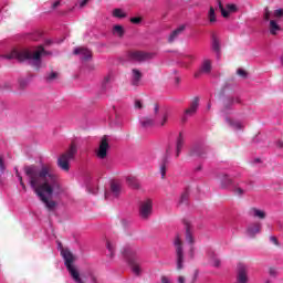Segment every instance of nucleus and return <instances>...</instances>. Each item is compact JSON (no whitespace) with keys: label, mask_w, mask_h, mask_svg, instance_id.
Instances as JSON below:
<instances>
[{"label":"nucleus","mask_w":283,"mask_h":283,"mask_svg":"<svg viewBox=\"0 0 283 283\" xmlns=\"http://www.w3.org/2000/svg\"><path fill=\"white\" fill-rule=\"evenodd\" d=\"M125 258H127L132 271L135 275H139L143 270L140 269V261L136 258V251L132 247H126L123 251Z\"/></svg>","instance_id":"obj_6"},{"label":"nucleus","mask_w":283,"mask_h":283,"mask_svg":"<svg viewBox=\"0 0 283 283\" xmlns=\"http://www.w3.org/2000/svg\"><path fill=\"white\" fill-rule=\"evenodd\" d=\"M159 171H160L161 178H165V176H167V165L165 163L161 164Z\"/></svg>","instance_id":"obj_36"},{"label":"nucleus","mask_w":283,"mask_h":283,"mask_svg":"<svg viewBox=\"0 0 283 283\" xmlns=\"http://www.w3.org/2000/svg\"><path fill=\"white\" fill-rule=\"evenodd\" d=\"M59 247H61V243H59Z\"/></svg>","instance_id":"obj_57"},{"label":"nucleus","mask_w":283,"mask_h":283,"mask_svg":"<svg viewBox=\"0 0 283 283\" xmlns=\"http://www.w3.org/2000/svg\"><path fill=\"white\" fill-rule=\"evenodd\" d=\"M232 187H233V192L235 193V196H239V197L244 196V189H242L240 187H235V185Z\"/></svg>","instance_id":"obj_35"},{"label":"nucleus","mask_w":283,"mask_h":283,"mask_svg":"<svg viewBox=\"0 0 283 283\" xmlns=\"http://www.w3.org/2000/svg\"><path fill=\"white\" fill-rule=\"evenodd\" d=\"M188 199H189V193L184 192V193L181 195L180 202H187Z\"/></svg>","instance_id":"obj_44"},{"label":"nucleus","mask_w":283,"mask_h":283,"mask_svg":"<svg viewBox=\"0 0 283 283\" xmlns=\"http://www.w3.org/2000/svg\"><path fill=\"white\" fill-rule=\"evenodd\" d=\"M273 19H275L274 21H280V19L283 18V9H276L273 11L272 13Z\"/></svg>","instance_id":"obj_29"},{"label":"nucleus","mask_w":283,"mask_h":283,"mask_svg":"<svg viewBox=\"0 0 283 283\" xmlns=\"http://www.w3.org/2000/svg\"><path fill=\"white\" fill-rule=\"evenodd\" d=\"M237 74H239V76H242L243 78H247V71L242 70V69H239L237 71Z\"/></svg>","instance_id":"obj_42"},{"label":"nucleus","mask_w":283,"mask_h":283,"mask_svg":"<svg viewBox=\"0 0 283 283\" xmlns=\"http://www.w3.org/2000/svg\"><path fill=\"white\" fill-rule=\"evenodd\" d=\"M250 216H252V218H259V220H264V218H266V212L258 208H252L250 210Z\"/></svg>","instance_id":"obj_22"},{"label":"nucleus","mask_w":283,"mask_h":283,"mask_svg":"<svg viewBox=\"0 0 283 283\" xmlns=\"http://www.w3.org/2000/svg\"><path fill=\"white\" fill-rule=\"evenodd\" d=\"M105 81H106V82L109 81V77H106Z\"/></svg>","instance_id":"obj_56"},{"label":"nucleus","mask_w":283,"mask_h":283,"mask_svg":"<svg viewBox=\"0 0 283 283\" xmlns=\"http://www.w3.org/2000/svg\"><path fill=\"white\" fill-rule=\"evenodd\" d=\"M127 182L129 187H133V189H138V179H136L135 177H128Z\"/></svg>","instance_id":"obj_30"},{"label":"nucleus","mask_w":283,"mask_h":283,"mask_svg":"<svg viewBox=\"0 0 283 283\" xmlns=\"http://www.w3.org/2000/svg\"><path fill=\"white\" fill-rule=\"evenodd\" d=\"M186 242L191 244L190 247V258H193V243L196 239H193V231H191V224L186 223Z\"/></svg>","instance_id":"obj_14"},{"label":"nucleus","mask_w":283,"mask_h":283,"mask_svg":"<svg viewBox=\"0 0 283 283\" xmlns=\"http://www.w3.org/2000/svg\"><path fill=\"white\" fill-rule=\"evenodd\" d=\"M158 109H159L158 104H156L154 108L155 114H158Z\"/></svg>","instance_id":"obj_53"},{"label":"nucleus","mask_w":283,"mask_h":283,"mask_svg":"<svg viewBox=\"0 0 283 283\" xmlns=\"http://www.w3.org/2000/svg\"><path fill=\"white\" fill-rule=\"evenodd\" d=\"M200 169H202V166H198V167L196 168V171H200Z\"/></svg>","instance_id":"obj_55"},{"label":"nucleus","mask_w":283,"mask_h":283,"mask_svg":"<svg viewBox=\"0 0 283 283\" xmlns=\"http://www.w3.org/2000/svg\"><path fill=\"white\" fill-rule=\"evenodd\" d=\"M219 10H221L222 17L227 19L231 12H238V7L235 4H227L226 8L222 6L221 1H218Z\"/></svg>","instance_id":"obj_15"},{"label":"nucleus","mask_w":283,"mask_h":283,"mask_svg":"<svg viewBox=\"0 0 283 283\" xmlns=\"http://www.w3.org/2000/svg\"><path fill=\"white\" fill-rule=\"evenodd\" d=\"M261 230H262V223L260 222L253 223L250 227H248V235L250 238H255V235H258V233H260Z\"/></svg>","instance_id":"obj_18"},{"label":"nucleus","mask_w":283,"mask_h":283,"mask_svg":"<svg viewBox=\"0 0 283 283\" xmlns=\"http://www.w3.org/2000/svg\"><path fill=\"white\" fill-rule=\"evenodd\" d=\"M263 19H264V21H270L271 20V11H269V8L264 9Z\"/></svg>","instance_id":"obj_37"},{"label":"nucleus","mask_w":283,"mask_h":283,"mask_svg":"<svg viewBox=\"0 0 283 283\" xmlns=\"http://www.w3.org/2000/svg\"><path fill=\"white\" fill-rule=\"evenodd\" d=\"M209 263L211 264V266H220V259H218V255H216V253H209Z\"/></svg>","instance_id":"obj_26"},{"label":"nucleus","mask_w":283,"mask_h":283,"mask_svg":"<svg viewBox=\"0 0 283 283\" xmlns=\"http://www.w3.org/2000/svg\"><path fill=\"white\" fill-rule=\"evenodd\" d=\"M208 19L210 23H216L217 19H216V9H213V7L210 8L209 12H208Z\"/></svg>","instance_id":"obj_28"},{"label":"nucleus","mask_w":283,"mask_h":283,"mask_svg":"<svg viewBox=\"0 0 283 283\" xmlns=\"http://www.w3.org/2000/svg\"><path fill=\"white\" fill-rule=\"evenodd\" d=\"M6 171V164L3 163V157L0 156V174Z\"/></svg>","instance_id":"obj_40"},{"label":"nucleus","mask_w":283,"mask_h":283,"mask_svg":"<svg viewBox=\"0 0 283 283\" xmlns=\"http://www.w3.org/2000/svg\"><path fill=\"white\" fill-rule=\"evenodd\" d=\"M234 103H240V99L238 97L226 99L224 101L226 109H229V107H231V105H233Z\"/></svg>","instance_id":"obj_31"},{"label":"nucleus","mask_w":283,"mask_h":283,"mask_svg":"<svg viewBox=\"0 0 283 283\" xmlns=\"http://www.w3.org/2000/svg\"><path fill=\"white\" fill-rule=\"evenodd\" d=\"M200 106V99L195 97L193 101L190 103V106L184 112V116L181 117L182 123H187L191 116H196L198 112V107Z\"/></svg>","instance_id":"obj_8"},{"label":"nucleus","mask_w":283,"mask_h":283,"mask_svg":"<svg viewBox=\"0 0 283 283\" xmlns=\"http://www.w3.org/2000/svg\"><path fill=\"white\" fill-rule=\"evenodd\" d=\"M277 147L282 148L283 147V142H277Z\"/></svg>","instance_id":"obj_54"},{"label":"nucleus","mask_w":283,"mask_h":283,"mask_svg":"<svg viewBox=\"0 0 283 283\" xmlns=\"http://www.w3.org/2000/svg\"><path fill=\"white\" fill-rule=\"evenodd\" d=\"M59 6H61V1H55V2L52 4L53 10H55V8H59Z\"/></svg>","instance_id":"obj_49"},{"label":"nucleus","mask_w":283,"mask_h":283,"mask_svg":"<svg viewBox=\"0 0 283 283\" xmlns=\"http://www.w3.org/2000/svg\"><path fill=\"white\" fill-rule=\"evenodd\" d=\"M59 76V73L52 72L46 76V81H54Z\"/></svg>","instance_id":"obj_39"},{"label":"nucleus","mask_w":283,"mask_h":283,"mask_svg":"<svg viewBox=\"0 0 283 283\" xmlns=\"http://www.w3.org/2000/svg\"><path fill=\"white\" fill-rule=\"evenodd\" d=\"M143 78V73L138 69H133L132 71V83L133 85H138Z\"/></svg>","instance_id":"obj_23"},{"label":"nucleus","mask_w":283,"mask_h":283,"mask_svg":"<svg viewBox=\"0 0 283 283\" xmlns=\"http://www.w3.org/2000/svg\"><path fill=\"white\" fill-rule=\"evenodd\" d=\"M151 211H154V202L151 199L144 200L139 206V216L143 220H147L149 216H151Z\"/></svg>","instance_id":"obj_9"},{"label":"nucleus","mask_w":283,"mask_h":283,"mask_svg":"<svg viewBox=\"0 0 283 283\" xmlns=\"http://www.w3.org/2000/svg\"><path fill=\"white\" fill-rule=\"evenodd\" d=\"M212 50L214 52H220V41H218L216 38L212 40Z\"/></svg>","instance_id":"obj_34"},{"label":"nucleus","mask_w":283,"mask_h":283,"mask_svg":"<svg viewBox=\"0 0 283 283\" xmlns=\"http://www.w3.org/2000/svg\"><path fill=\"white\" fill-rule=\"evenodd\" d=\"M24 174L31 189H33L41 202L45 205L48 211H54L56 201L52 200V196L60 188V185L56 175L52 171V166H42L41 169L36 166H27L24 167Z\"/></svg>","instance_id":"obj_1"},{"label":"nucleus","mask_w":283,"mask_h":283,"mask_svg":"<svg viewBox=\"0 0 283 283\" xmlns=\"http://www.w3.org/2000/svg\"><path fill=\"white\" fill-rule=\"evenodd\" d=\"M135 109H143V102H140L139 99L135 101Z\"/></svg>","instance_id":"obj_43"},{"label":"nucleus","mask_w":283,"mask_h":283,"mask_svg":"<svg viewBox=\"0 0 283 283\" xmlns=\"http://www.w3.org/2000/svg\"><path fill=\"white\" fill-rule=\"evenodd\" d=\"M123 191V188L120 187V184L113 181L111 184V190L105 192V199L106 200H115V198H118Z\"/></svg>","instance_id":"obj_10"},{"label":"nucleus","mask_w":283,"mask_h":283,"mask_svg":"<svg viewBox=\"0 0 283 283\" xmlns=\"http://www.w3.org/2000/svg\"><path fill=\"white\" fill-rule=\"evenodd\" d=\"M182 32H185V25H180L170 33V35L168 36V43H174V41H176V39H178V35Z\"/></svg>","instance_id":"obj_21"},{"label":"nucleus","mask_w":283,"mask_h":283,"mask_svg":"<svg viewBox=\"0 0 283 283\" xmlns=\"http://www.w3.org/2000/svg\"><path fill=\"white\" fill-rule=\"evenodd\" d=\"M106 247H107V250L109 251V253H111V258H113L114 256V244H112V242H107L106 243Z\"/></svg>","instance_id":"obj_38"},{"label":"nucleus","mask_w":283,"mask_h":283,"mask_svg":"<svg viewBox=\"0 0 283 283\" xmlns=\"http://www.w3.org/2000/svg\"><path fill=\"white\" fill-rule=\"evenodd\" d=\"M128 57L130 61L142 62L147 61V59H149V54L142 51H133L128 54Z\"/></svg>","instance_id":"obj_16"},{"label":"nucleus","mask_w":283,"mask_h":283,"mask_svg":"<svg viewBox=\"0 0 283 283\" xmlns=\"http://www.w3.org/2000/svg\"><path fill=\"white\" fill-rule=\"evenodd\" d=\"M227 123L230 125V127H232V129H234L235 132H238L239 129H242L244 127V125L242 124V122H238V120H231L229 118H227Z\"/></svg>","instance_id":"obj_25"},{"label":"nucleus","mask_w":283,"mask_h":283,"mask_svg":"<svg viewBox=\"0 0 283 283\" xmlns=\"http://www.w3.org/2000/svg\"><path fill=\"white\" fill-rule=\"evenodd\" d=\"M87 1H88V0H82V1L80 2V7H81V8H85V6H87Z\"/></svg>","instance_id":"obj_48"},{"label":"nucleus","mask_w":283,"mask_h":283,"mask_svg":"<svg viewBox=\"0 0 283 283\" xmlns=\"http://www.w3.org/2000/svg\"><path fill=\"white\" fill-rule=\"evenodd\" d=\"M107 149H109V143H107V137H103L99 148L96 151L97 158L103 160L104 158H107Z\"/></svg>","instance_id":"obj_11"},{"label":"nucleus","mask_w":283,"mask_h":283,"mask_svg":"<svg viewBox=\"0 0 283 283\" xmlns=\"http://www.w3.org/2000/svg\"><path fill=\"white\" fill-rule=\"evenodd\" d=\"M90 280L92 283H98V279L96 277V275H94V273L90 274Z\"/></svg>","instance_id":"obj_45"},{"label":"nucleus","mask_w":283,"mask_h":283,"mask_svg":"<svg viewBox=\"0 0 283 283\" xmlns=\"http://www.w3.org/2000/svg\"><path fill=\"white\" fill-rule=\"evenodd\" d=\"M212 70V62L210 59H203L201 62V66L199 72L195 74L196 78L200 76V74H210Z\"/></svg>","instance_id":"obj_13"},{"label":"nucleus","mask_w":283,"mask_h":283,"mask_svg":"<svg viewBox=\"0 0 283 283\" xmlns=\"http://www.w3.org/2000/svg\"><path fill=\"white\" fill-rule=\"evenodd\" d=\"M76 154H78V148L76 144L73 143L70 145L69 149L57 158V167L62 171H70V163L76 158Z\"/></svg>","instance_id":"obj_4"},{"label":"nucleus","mask_w":283,"mask_h":283,"mask_svg":"<svg viewBox=\"0 0 283 283\" xmlns=\"http://www.w3.org/2000/svg\"><path fill=\"white\" fill-rule=\"evenodd\" d=\"M61 255L64 260V264L72 277V280L75 283H85L83 282V279H81V272H78V269H76V266H74V260H76V258H74V254H72L67 249H61Z\"/></svg>","instance_id":"obj_3"},{"label":"nucleus","mask_w":283,"mask_h":283,"mask_svg":"<svg viewBox=\"0 0 283 283\" xmlns=\"http://www.w3.org/2000/svg\"><path fill=\"white\" fill-rule=\"evenodd\" d=\"M73 54L80 56L81 61H90V59H92V51L83 46L75 48Z\"/></svg>","instance_id":"obj_12"},{"label":"nucleus","mask_w":283,"mask_h":283,"mask_svg":"<svg viewBox=\"0 0 283 283\" xmlns=\"http://www.w3.org/2000/svg\"><path fill=\"white\" fill-rule=\"evenodd\" d=\"M196 57L192 54H188L185 56L186 61H193Z\"/></svg>","instance_id":"obj_47"},{"label":"nucleus","mask_w":283,"mask_h":283,"mask_svg":"<svg viewBox=\"0 0 283 283\" xmlns=\"http://www.w3.org/2000/svg\"><path fill=\"white\" fill-rule=\"evenodd\" d=\"M169 120V113H164L163 117L155 123L150 117H143L140 119V125L144 129H149L150 127H165L167 122Z\"/></svg>","instance_id":"obj_7"},{"label":"nucleus","mask_w":283,"mask_h":283,"mask_svg":"<svg viewBox=\"0 0 283 283\" xmlns=\"http://www.w3.org/2000/svg\"><path fill=\"white\" fill-rule=\"evenodd\" d=\"M161 283H171L167 276L161 277Z\"/></svg>","instance_id":"obj_50"},{"label":"nucleus","mask_w":283,"mask_h":283,"mask_svg":"<svg viewBox=\"0 0 283 283\" xmlns=\"http://www.w3.org/2000/svg\"><path fill=\"white\" fill-rule=\"evenodd\" d=\"M182 145H185V136L180 133L176 140V158L180 156V151H182Z\"/></svg>","instance_id":"obj_19"},{"label":"nucleus","mask_w":283,"mask_h":283,"mask_svg":"<svg viewBox=\"0 0 283 283\" xmlns=\"http://www.w3.org/2000/svg\"><path fill=\"white\" fill-rule=\"evenodd\" d=\"M171 151H174V144H169L166 148L167 156H171Z\"/></svg>","instance_id":"obj_41"},{"label":"nucleus","mask_w":283,"mask_h":283,"mask_svg":"<svg viewBox=\"0 0 283 283\" xmlns=\"http://www.w3.org/2000/svg\"><path fill=\"white\" fill-rule=\"evenodd\" d=\"M15 176L20 182V186L22 187L23 191H25V184L23 182V177L21 176V174H19V170L15 169Z\"/></svg>","instance_id":"obj_32"},{"label":"nucleus","mask_w":283,"mask_h":283,"mask_svg":"<svg viewBox=\"0 0 283 283\" xmlns=\"http://www.w3.org/2000/svg\"><path fill=\"white\" fill-rule=\"evenodd\" d=\"M234 185H235V182L228 175H223L221 177V188L222 189H229V187H233Z\"/></svg>","instance_id":"obj_20"},{"label":"nucleus","mask_w":283,"mask_h":283,"mask_svg":"<svg viewBox=\"0 0 283 283\" xmlns=\"http://www.w3.org/2000/svg\"><path fill=\"white\" fill-rule=\"evenodd\" d=\"M177 283H196V280H187V277H185L184 275L178 276L177 279Z\"/></svg>","instance_id":"obj_33"},{"label":"nucleus","mask_w":283,"mask_h":283,"mask_svg":"<svg viewBox=\"0 0 283 283\" xmlns=\"http://www.w3.org/2000/svg\"><path fill=\"white\" fill-rule=\"evenodd\" d=\"M175 255L177 271H182L185 269V249L182 248V238L180 234H176L174 240Z\"/></svg>","instance_id":"obj_5"},{"label":"nucleus","mask_w":283,"mask_h":283,"mask_svg":"<svg viewBox=\"0 0 283 283\" xmlns=\"http://www.w3.org/2000/svg\"><path fill=\"white\" fill-rule=\"evenodd\" d=\"M142 19L140 18H132L130 22H133L135 25H138L140 23Z\"/></svg>","instance_id":"obj_46"},{"label":"nucleus","mask_w":283,"mask_h":283,"mask_svg":"<svg viewBox=\"0 0 283 283\" xmlns=\"http://www.w3.org/2000/svg\"><path fill=\"white\" fill-rule=\"evenodd\" d=\"M269 32L272 36H277V33L282 32V27H280L277 20H270Z\"/></svg>","instance_id":"obj_17"},{"label":"nucleus","mask_w":283,"mask_h":283,"mask_svg":"<svg viewBox=\"0 0 283 283\" xmlns=\"http://www.w3.org/2000/svg\"><path fill=\"white\" fill-rule=\"evenodd\" d=\"M113 17L115 19H125V17H127V13H125L123 9H114Z\"/></svg>","instance_id":"obj_27"},{"label":"nucleus","mask_w":283,"mask_h":283,"mask_svg":"<svg viewBox=\"0 0 283 283\" xmlns=\"http://www.w3.org/2000/svg\"><path fill=\"white\" fill-rule=\"evenodd\" d=\"M113 34L115 36H118L119 39H123V36H125V28H123V25H114L113 27Z\"/></svg>","instance_id":"obj_24"},{"label":"nucleus","mask_w":283,"mask_h":283,"mask_svg":"<svg viewBox=\"0 0 283 283\" xmlns=\"http://www.w3.org/2000/svg\"><path fill=\"white\" fill-rule=\"evenodd\" d=\"M276 273L275 269H270V275H276Z\"/></svg>","instance_id":"obj_52"},{"label":"nucleus","mask_w":283,"mask_h":283,"mask_svg":"<svg viewBox=\"0 0 283 283\" xmlns=\"http://www.w3.org/2000/svg\"><path fill=\"white\" fill-rule=\"evenodd\" d=\"M270 240L273 242V244L277 245V238L275 237H270Z\"/></svg>","instance_id":"obj_51"},{"label":"nucleus","mask_w":283,"mask_h":283,"mask_svg":"<svg viewBox=\"0 0 283 283\" xmlns=\"http://www.w3.org/2000/svg\"><path fill=\"white\" fill-rule=\"evenodd\" d=\"M45 54H50L43 49V46H39L38 50H13L10 53L3 55V59H8L9 61L15 59L20 63L23 61H28L30 65H34V67H40L41 65V56H45Z\"/></svg>","instance_id":"obj_2"}]
</instances>
